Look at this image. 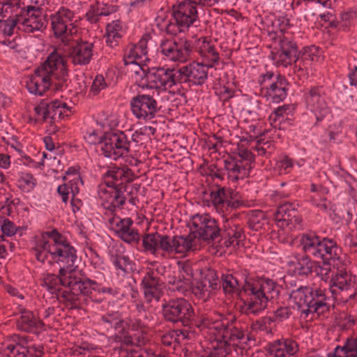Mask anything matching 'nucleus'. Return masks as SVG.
<instances>
[{"instance_id": "f257e3e1", "label": "nucleus", "mask_w": 357, "mask_h": 357, "mask_svg": "<svg viewBox=\"0 0 357 357\" xmlns=\"http://www.w3.org/2000/svg\"><path fill=\"white\" fill-rule=\"evenodd\" d=\"M31 252L36 260L44 265L52 266L58 264L59 274L64 275L78 266V256L76 248L57 229L44 231L35 239Z\"/></svg>"}, {"instance_id": "f03ea898", "label": "nucleus", "mask_w": 357, "mask_h": 357, "mask_svg": "<svg viewBox=\"0 0 357 357\" xmlns=\"http://www.w3.org/2000/svg\"><path fill=\"white\" fill-rule=\"evenodd\" d=\"M134 178L132 169L125 166L114 167L107 170L104 176L105 185L99 187L98 197L108 213L122 208L128 198L132 205H136L138 200L134 195L138 192L140 185L128 184Z\"/></svg>"}, {"instance_id": "7ed1b4c3", "label": "nucleus", "mask_w": 357, "mask_h": 357, "mask_svg": "<svg viewBox=\"0 0 357 357\" xmlns=\"http://www.w3.org/2000/svg\"><path fill=\"white\" fill-rule=\"evenodd\" d=\"M198 327L208 328L217 333V345L204 357H226L231 347L238 346L245 338L242 324L233 314H206L202 317Z\"/></svg>"}, {"instance_id": "20e7f679", "label": "nucleus", "mask_w": 357, "mask_h": 357, "mask_svg": "<svg viewBox=\"0 0 357 357\" xmlns=\"http://www.w3.org/2000/svg\"><path fill=\"white\" fill-rule=\"evenodd\" d=\"M289 298L298 305L304 318L309 314L325 315L330 310V298L326 295V290L319 287L301 286L292 290Z\"/></svg>"}, {"instance_id": "39448f33", "label": "nucleus", "mask_w": 357, "mask_h": 357, "mask_svg": "<svg viewBox=\"0 0 357 357\" xmlns=\"http://www.w3.org/2000/svg\"><path fill=\"white\" fill-rule=\"evenodd\" d=\"M299 241L302 250L307 257L321 259L325 262L342 260V249L333 239L321 238L314 233H305L301 235Z\"/></svg>"}, {"instance_id": "423d86ee", "label": "nucleus", "mask_w": 357, "mask_h": 357, "mask_svg": "<svg viewBox=\"0 0 357 357\" xmlns=\"http://www.w3.org/2000/svg\"><path fill=\"white\" fill-rule=\"evenodd\" d=\"M64 287L68 289L59 291L57 298L72 309L81 307V298L84 295L91 294V290H99L95 280L83 278L75 273L68 275V278L64 280Z\"/></svg>"}, {"instance_id": "0eeeda50", "label": "nucleus", "mask_w": 357, "mask_h": 357, "mask_svg": "<svg viewBox=\"0 0 357 357\" xmlns=\"http://www.w3.org/2000/svg\"><path fill=\"white\" fill-rule=\"evenodd\" d=\"M86 139L89 143L93 144L96 151L103 156H123L130 151V142L123 132H109L98 137L93 131L88 135Z\"/></svg>"}, {"instance_id": "6e6552de", "label": "nucleus", "mask_w": 357, "mask_h": 357, "mask_svg": "<svg viewBox=\"0 0 357 357\" xmlns=\"http://www.w3.org/2000/svg\"><path fill=\"white\" fill-rule=\"evenodd\" d=\"M162 316L168 323L189 326L192 324L195 311L190 303L185 298H170L162 305Z\"/></svg>"}, {"instance_id": "1a4fd4ad", "label": "nucleus", "mask_w": 357, "mask_h": 357, "mask_svg": "<svg viewBox=\"0 0 357 357\" xmlns=\"http://www.w3.org/2000/svg\"><path fill=\"white\" fill-rule=\"evenodd\" d=\"M160 52L166 59L181 63L190 59L193 52L192 41L186 37H174L161 40Z\"/></svg>"}, {"instance_id": "9d476101", "label": "nucleus", "mask_w": 357, "mask_h": 357, "mask_svg": "<svg viewBox=\"0 0 357 357\" xmlns=\"http://www.w3.org/2000/svg\"><path fill=\"white\" fill-rule=\"evenodd\" d=\"M178 68L165 67L147 68L144 73L146 85L142 88L155 89L165 91L179 84Z\"/></svg>"}, {"instance_id": "9b49d317", "label": "nucleus", "mask_w": 357, "mask_h": 357, "mask_svg": "<svg viewBox=\"0 0 357 357\" xmlns=\"http://www.w3.org/2000/svg\"><path fill=\"white\" fill-rule=\"evenodd\" d=\"M194 231L190 234L194 235L195 248L197 246L196 238L211 243L220 241L221 229L215 219L208 214L196 215L192 218Z\"/></svg>"}, {"instance_id": "f8f14e48", "label": "nucleus", "mask_w": 357, "mask_h": 357, "mask_svg": "<svg viewBox=\"0 0 357 357\" xmlns=\"http://www.w3.org/2000/svg\"><path fill=\"white\" fill-rule=\"evenodd\" d=\"M236 197L237 192L218 184L210 190L211 205L218 213L222 214V218L241 206L242 202Z\"/></svg>"}, {"instance_id": "ddd939ff", "label": "nucleus", "mask_w": 357, "mask_h": 357, "mask_svg": "<svg viewBox=\"0 0 357 357\" xmlns=\"http://www.w3.org/2000/svg\"><path fill=\"white\" fill-rule=\"evenodd\" d=\"M17 13L19 31L26 33L43 32L47 26V15L41 10L31 7H22Z\"/></svg>"}, {"instance_id": "4468645a", "label": "nucleus", "mask_w": 357, "mask_h": 357, "mask_svg": "<svg viewBox=\"0 0 357 357\" xmlns=\"http://www.w3.org/2000/svg\"><path fill=\"white\" fill-rule=\"evenodd\" d=\"M331 291L334 295L344 294V301L354 299L357 295V278L345 269H337L330 280Z\"/></svg>"}, {"instance_id": "2eb2a0df", "label": "nucleus", "mask_w": 357, "mask_h": 357, "mask_svg": "<svg viewBox=\"0 0 357 357\" xmlns=\"http://www.w3.org/2000/svg\"><path fill=\"white\" fill-rule=\"evenodd\" d=\"M195 249L194 235L168 236L160 235L158 250L163 252V256L174 257L176 254L185 255Z\"/></svg>"}, {"instance_id": "dca6fc26", "label": "nucleus", "mask_w": 357, "mask_h": 357, "mask_svg": "<svg viewBox=\"0 0 357 357\" xmlns=\"http://www.w3.org/2000/svg\"><path fill=\"white\" fill-rule=\"evenodd\" d=\"M60 70V75L56 77L59 82L56 85V90H62L63 86L67 87L66 82L68 77V70L66 59L56 51H53L47 56L39 67L36 68V73H43L50 77L54 73L55 70Z\"/></svg>"}, {"instance_id": "f3484780", "label": "nucleus", "mask_w": 357, "mask_h": 357, "mask_svg": "<svg viewBox=\"0 0 357 357\" xmlns=\"http://www.w3.org/2000/svg\"><path fill=\"white\" fill-rule=\"evenodd\" d=\"M75 14L70 9L61 7L55 13L50 15L51 29L54 36L67 43L72 35L73 20Z\"/></svg>"}, {"instance_id": "a211bd4d", "label": "nucleus", "mask_w": 357, "mask_h": 357, "mask_svg": "<svg viewBox=\"0 0 357 357\" xmlns=\"http://www.w3.org/2000/svg\"><path fill=\"white\" fill-rule=\"evenodd\" d=\"M297 43L291 38L282 36L271 52L270 58L280 66L287 67L293 64V61L298 54Z\"/></svg>"}, {"instance_id": "6ab92c4d", "label": "nucleus", "mask_w": 357, "mask_h": 357, "mask_svg": "<svg viewBox=\"0 0 357 357\" xmlns=\"http://www.w3.org/2000/svg\"><path fill=\"white\" fill-rule=\"evenodd\" d=\"M13 314L16 317L15 325L18 331L38 334L45 330L44 322L22 305H18Z\"/></svg>"}, {"instance_id": "aec40b11", "label": "nucleus", "mask_w": 357, "mask_h": 357, "mask_svg": "<svg viewBox=\"0 0 357 357\" xmlns=\"http://www.w3.org/2000/svg\"><path fill=\"white\" fill-rule=\"evenodd\" d=\"M220 238L224 239L226 247L238 245L244 238V231L238 214H231L222 218Z\"/></svg>"}, {"instance_id": "412c9836", "label": "nucleus", "mask_w": 357, "mask_h": 357, "mask_svg": "<svg viewBox=\"0 0 357 357\" xmlns=\"http://www.w3.org/2000/svg\"><path fill=\"white\" fill-rule=\"evenodd\" d=\"M305 99L307 108L314 113L317 122L321 121L330 114L323 86H312L305 93Z\"/></svg>"}, {"instance_id": "4be33fe9", "label": "nucleus", "mask_w": 357, "mask_h": 357, "mask_svg": "<svg viewBox=\"0 0 357 357\" xmlns=\"http://www.w3.org/2000/svg\"><path fill=\"white\" fill-rule=\"evenodd\" d=\"M242 292L245 296L243 309L246 314H256L263 310L259 279L245 278L242 285Z\"/></svg>"}, {"instance_id": "5701e85b", "label": "nucleus", "mask_w": 357, "mask_h": 357, "mask_svg": "<svg viewBox=\"0 0 357 357\" xmlns=\"http://www.w3.org/2000/svg\"><path fill=\"white\" fill-rule=\"evenodd\" d=\"M132 114L139 119L151 120L159 110L158 102L153 96L138 94L130 101Z\"/></svg>"}, {"instance_id": "b1692460", "label": "nucleus", "mask_w": 357, "mask_h": 357, "mask_svg": "<svg viewBox=\"0 0 357 357\" xmlns=\"http://www.w3.org/2000/svg\"><path fill=\"white\" fill-rule=\"evenodd\" d=\"M211 68L202 62H191L178 68L179 84L192 82L201 86L208 79V70Z\"/></svg>"}, {"instance_id": "393cba45", "label": "nucleus", "mask_w": 357, "mask_h": 357, "mask_svg": "<svg viewBox=\"0 0 357 357\" xmlns=\"http://www.w3.org/2000/svg\"><path fill=\"white\" fill-rule=\"evenodd\" d=\"M93 43L86 40H77L76 43L68 47L67 56L74 66H86L93 56Z\"/></svg>"}, {"instance_id": "a878e982", "label": "nucleus", "mask_w": 357, "mask_h": 357, "mask_svg": "<svg viewBox=\"0 0 357 357\" xmlns=\"http://www.w3.org/2000/svg\"><path fill=\"white\" fill-rule=\"evenodd\" d=\"M197 5L191 0H185L181 2L176 8L174 6L172 15L174 21L180 26L188 29L199 20Z\"/></svg>"}, {"instance_id": "bb28decb", "label": "nucleus", "mask_w": 357, "mask_h": 357, "mask_svg": "<svg viewBox=\"0 0 357 357\" xmlns=\"http://www.w3.org/2000/svg\"><path fill=\"white\" fill-rule=\"evenodd\" d=\"M289 83L284 76L278 74L275 79L267 86H263V96L272 102L278 103L283 101L287 96Z\"/></svg>"}, {"instance_id": "cd10ccee", "label": "nucleus", "mask_w": 357, "mask_h": 357, "mask_svg": "<svg viewBox=\"0 0 357 357\" xmlns=\"http://www.w3.org/2000/svg\"><path fill=\"white\" fill-rule=\"evenodd\" d=\"M119 8V6L112 3L96 1L90 4L84 18L91 24H98L102 17L116 14Z\"/></svg>"}, {"instance_id": "c85d7f7f", "label": "nucleus", "mask_w": 357, "mask_h": 357, "mask_svg": "<svg viewBox=\"0 0 357 357\" xmlns=\"http://www.w3.org/2000/svg\"><path fill=\"white\" fill-rule=\"evenodd\" d=\"M219 289L220 284L217 273L215 271L210 270L203 279L196 282L195 286L191 285L190 290L198 299L205 301L210 296L212 290Z\"/></svg>"}, {"instance_id": "c756f323", "label": "nucleus", "mask_w": 357, "mask_h": 357, "mask_svg": "<svg viewBox=\"0 0 357 357\" xmlns=\"http://www.w3.org/2000/svg\"><path fill=\"white\" fill-rule=\"evenodd\" d=\"M277 225L284 229L291 225L294 227L301 222L294 204L285 202L280 204L273 213Z\"/></svg>"}, {"instance_id": "7c9ffc66", "label": "nucleus", "mask_w": 357, "mask_h": 357, "mask_svg": "<svg viewBox=\"0 0 357 357\" xmlns=\"http://www.w3.org/2000/svg\"><path fill=\"white\" fill-rule=\"evenodd\" d=\"M267 351L271 357H296L299 346L292 339H281L269 344Z\"/></svg>"}, {"instance_id": "2f4dec72", "label": "nucleus", "mask_w": 357, "mask_h": 357, "mask_svg": "<svg viewBox=\"0 0 357 357\" xmlns=\"http://www.w3.org/2000/svg\"><path fill=\"white\" fill-rule=\"evenodd\" d=\"M254 158H228L225 166L229 174H234L236 180L248 176L252 168Z\"/></svg>"}, {"instance_id": "473e14b6", "label": "nucleus", "mask_w": 357, "mask_h": 357, "mask_svg": "<svg viewBox=\"0 0 357 357\" xmlns=\"http://www.w3.org/2000/svg\"><path fill=\"white\" fill-rule=\"evenodd\" d=\"M198 52L202 58V63L210 68H215L219 64L220 56L214 44L206 38H204Z\"/></svg>"}, {"instance_id": "72a5a7b5", "label": "nucleus", "mask_w": 357, "mask_h": 357, "mask_svg": "<svg viewBox=\"0 0 357 357\" xmlns=\"http://www.w3.org/2000/svg\"><path fill=\"white\" fill-rule=\"evenodd\" d=\"M50 86V77L43 73H36L26 82V88L31 93L43 96Z\"/></svg>"}, {"instance_id": "f704fd0d", "label": "nucleus", "mask_w": 357, "mask_h": 357, "mask_svg": "<svg viewBox=\"0 0 357 357\" xmlns=\"http://www.w3.org/2000/svg\"><path fill=\"white\" fill-rule=\"evenodd\" d=\"M259 282L261 291V305H262V309L264 310L268 301L278 298L280 287L272 280L267 278H259Z\"/></svg>"}, {"instance_id": "c9c22d12", "label": "nucleus", "mask_w": 357, "mask_h": 357, "mask_svg": "<svg viewBox=\"0 0 357 357\" xmlns=\"http://www.w3.org/2000/svg\"><path fill=\"white\" fill-rule=\"evenodd\" d=\"M194 332L188 329L171 330L163 334L161 337V342L165 347H175L185 340L192 339Z\"/></svg>"}, {"instance_id": "e433bc0d", "label": "nucleus", "mask_w": 357, "mask_h": 357, "mask_svg": "<svg viewBox=\"0 0 357 357\" xmlns=\"http://www.w3.org/2000/svg\"><path fill=\"white\" fill-rule=\"evenodd\" d=\"M105 215H107V224L109 229L114 231L121 239L123 236H127L126 232L133 225L132 220L130 218L122 219L114 213Z\"/></svg>"}, {"instance_id": "4c0bfd02", "label": "nucleus", "mask_w": 357, "mask_h": 357, "mask_svg": "<svg viewBox=\"0 0 357 357\" xmlns=\"http://www.w3.org/2000/svg\"><path fill=\"white\" fill-rule=\"evenodd\" d=\"M147 41L144 39L140 40L137 44H129L125 50L123 56V63L125 66L129 63H135V61H137L147 54Z\"/></svg>"}, {"instance_id": "58836bf2", "label": "nucleus", "mask_w": 357, "mask_h": 357, "mask_svg": "<svg viewBox=\"0 0 357 357\" xmlns=\"http://www.w3.org/2000/svg\"><path fill=\"white\" fill-rule=\"evenodd\" d=\"M328 357H357V337H347L343 345L337 346Z\"/></svg>"}, {"instance_id": "ea45409f", "label": "nucleus", "mask_w": 357, "mask_h": 357, "mask_svg": "<svg viewBox=\"0 0 357 357\" xmlns=\"http://www.w3.org/2000/svg\"><path fill=\"white\" fill-rule=\"evenodd\" d=\"M100 324L107 331L114 329L115 331H122L124 321L118 311H111L101 316Z\"/></svg>"}, {"instance_id": "a19ab883", "label": "nucleus", "mask_w": 357, "mask_h": 357, "mask_svg": "<svg viewBox=\"0 0 357 357\" xmlns=\"http://www.w3.org/2000/svg\"><path fill=\"white\" fill-rule=\"evenodd\" d=\"M218 282L226 294H241L243 282L238 279L236 275L222 274Z\"/></svg>"}, {"instance_id": "79ce46f5", "label": "nucleus", "mask_w": 357, "mask_h": 357, "mask_svg": "<svg viewBox=\"0 0 357 357\" xmlns=\"http://www.w3.org/2000/svg\"><path fill=\"white\" fill-rule=\"evenodd\" d=\"M56 275L55 274H47L43 280V286L52 294L58 296L59 291H62L61 286L64 287V280L68 278V274L64 275Z\"/></svg>"}, {"instance_id": "37998d69", "label": "nucleus", "mask_w": 357, "mask_h": 357, "mask_svg": "<svg viewBox=\"0 0 357 357\" xmlns=\"http://www.w3.org/2000/svg\"><path fill=\"white\" fill-rule=\"evenodd\" d=\"M80 180L79 176H77L73 180L69 181L67 183L60 185L57 188V192L61 197L62 202L66 204L68 200V195L72 194L73 197L79 193L78 181Z\"/></svg>"}, {"instance_id": "c03bdc74", "label": "nucleus", "mask_w": 357, "mask_h": 357, "mask_svg": "<svg viewBox=\"0 0 357 357\" xmlns=\"http://www.w3.org/2000/svg\"><path fill=\"white\" fill-rule=\"evenodd\" d=\"M163 269H165V267L162 266H158L155 270L148 268L142 282L143 289L160 287V278L157 276L155 271L160 273V271Z\"/></svg>"}, {"instance_id": "a18cd8bd", "label": "nucleus", "mask_w": 357, "mask_h": 357, "mask_svg": "<svg viewBox=\"0 0 357 357\" xmlns=\"http://www.w3.org/2000/svg\"><path fill=\"white\" fill-rule=\"evenodd\" d=\"M17 13L6 20H0V33L4 36H13L18 30Z\"/></svg>"}, {"instance_id": "49530a36", "label": "nucleus", "mask_w": 357, "mask_h": 357, "mask_svg": "<svg viewBox=\"0 0 357 357\" xmlns=\"http://www.w3.org/2000/svg\"><path fill=\"white\" fill-rule=\"evenodd\" d=\"M111 261L116 270L121 271L123 274H126L132 270V261L128 256L123 255H112Z\"/></svg>"}, {"instance_id": "de8ad7c7", "label": "nucleus", "mask_w": 357, "mask_h": 357, "mask_svg": "<svg viewBox=\"0 0 357 357\" xmlns=\"http://www.w3.org/2000/svg\"><path fill=\"white\" fill-rule=\"evenodd\" d=\"M68 109L66 107V103H62L59 100H54L47 104V112L48 119L50 118L52 120L56 119H62L65 117V109Z\"/></svg>"}, {"instance_id": "09e8293b", "label": "nucleus", "mask_w": 357, "mask_h": 357, "mask_svg": "<svg viewBox=\"0 0 357 357\" xmlns=\"http://www.w3.org/2000/svg\"><path fill=\"white\" fill-rule=\"evenodd\" d=\"M160 234L158 232L145 234L142 238L144 250L151 254H155L158 250Z\"/></svg>"}, {"instance_id": "8fccbe9b", "label": "nucleus", "mask_w": 357, "mask_h": 357, "mask_svg": "<svg viewBox=\"0 0 357 357\" xmlns=\"http://www.w3.org/2000/svg\"><path fill=\"white\" fill-rule=\"evenodd\" d=\"M0 231V234L2 235V241H4L3 236H13L16 234L22 236L24 228L16 227L13 222L5 218L4 220H3Z\"/></svg>"}, {"instance_id": "3c124183", "label": "nucleus", "mask_w": 357, "mask_h": 357, "mask_svg": "<svg viewBox=\"0 0 357 357\" xmlns=\"http://www.w3.org/2000/svg\"><path fill=\"white\" fill-rule=\"evenodd\" d=\"M168 282L172 285L171 288L173 291H178L184 296H186L191 289L192 282L188 279H183L181 276H178V278H174V281L169 280Z\"/></svg>"}, {"instance_id": "603ef678", "label": "nucleus", "mask_w": 357, "mask_h": 357, "mask_svg": "<svg viewBox=\"0 0 357 357\" xmlns=\"http://www.w3.org/2000/svg\"><path fill=\"white\" fill-rule=\"evenodd\" d=\"M317 52L318 49L315 45L306 46L302 50L298 51L296 58L311 65L314 58H317Z\"/></svg>"}, {"instance_id": "864d4df0", "label": "nucleus", "mask_w": 357, "mask_h": 357, "mask_svg": "<svg viewBox=\"0 0 357 357\" xmlns=\"http://www.w3.org/2000/svg\"><path fill=\"white\" fill-rule=\"evenodd\" d=\"M17 183L19 187L24 191L29 192L36 186V179L31 174L21 172L19 174Z\"/></svg>"}, {"instance_id": "5fc2aeb1", "label": "nucleus", "mask_w": 357, "mask_h": 357, "mask_svg": "<svg viewBox=\"0 0 357 357\" xmlns=\"http://www.w3.org/2000/svg\"><path fill=\"white\" fill-rule=\"evenodd\" d=\"M316 263L310 259V257H302L298 262L297 270L299 275H308L314 271Z\"/></svg>"}, {"instance_id": "6e6d98bb", "label": "nucleus", "mask_w": 357, "mask_h": 357, "mask_svg": "<svg viewBox=\"0 0 357 357\" xmlns=\"http://www.w3.org/2000/svg\"><path fill=\"white\" fill-rule=\"evenodd\" d=\"M26 357H43L44 355V347L42 344L29 342L24 345Z\"/></svg>"}, {"instance_id": "4d7b16f0", "label": "nucleus", "mask_w": 357, "mask_h": 357, "mask_svg": "<svg viewBox=\"0 0 357 357\" xmlns=\"http://www.w3.org/2000/svg\"><path fill=\"white\" fill-rule=\"evenodd\" d=\"M3 357H26L24 345L9 344L3 350Z\"/></svg>"}, {"instance_id": "13d9d810", "label": "nucleus", "mask_w": 357, "mask_h": 357, "mask_svg": "<svg viewBox=\"0 0 357 357\" xmlns=\"http://www.w3.org/2000/svg\"><path fill=\"white\" fill-rule=\"evenodd\" d=\"M178 267V276H181L183 279H188L192 282V279L194 276V272L192 266V263L185 261H178L177 263Z\"/></svg>"}, {"instance_id": "bf43d9fd", "label": "nucleus", "mask_w": 357, "mask_h": 357, "mask_svg": "<svg viewBox=\"0 0 357 357\" xmlns=\"http://www.w3.org/2000/svg\"><path fill=\"white\" fill-rule=\"evenodd\" d=\"M294 71L300 79L306 78L308 75V68L311 66L306 62L301 61L299 59L295 57L294 61Z\"/></svg>"}, {"instance_id": "052dcab7", "label": "nucleus", "mask_w": 357, "mask_h": 357, "mask_svg": "<svg viewBox=\"0 0 357 357\" xmlns=\"http://www.w3.org/2000/svg\"><path fill=\"white\" fill-rule=\"evenodd\" d=\"M114 340L116 342H121L126 346H132L135 344L134 338L125 330L124 325L122 331H116Z\"/></svg>"}, {"instance_id": "680f3d73", "label": "nucleus", "mask_w": 357, "mask_h": 357, "mask_svg": "<svg viewBox=\"0 0 357 357\" xmlns=\"http://www.w3.org/2000/svg\"><path fill=\"white\" fill-rule=\"evenodd\" d=\"M332 261H324V264L322 266L315 264L314 271L316 272L317 275L321 278V279L324 281H327L328 279L331 280L332 276H331V267L330 264Z\"/></svg>"}, {"instance_id": "e2e57ef3", "label": "nucleus", "mask_w": 357, "mask_h": 357, "mask_svg": "<svg viewBox=\"0 0 357 357\" xmlns=\"http://www.w3.org/2000/svg\"><path fill=\"white\" fill-rule=\"evenodd\" d=\"M107 87V83L105 80L104 77L102 75H98L96 76L93 81V84L91 87V91L94 95L98 94L101 90Z\"/></svg>"}, {"instance_id": "0e129e2a", "label": "nucleus", "mask_w": 357, "mask_h": 357, "mask_svg": "<svg viewBox=\"0 0 357 357\" xmlns=\"http://www.w3.org/2000/svg\"><path fill=\"white\" fill-rule=\"evenodd\" d=\"M126 236H122V240L128 243H138L139 241V234L137 229H135L132 226L130 227L126 232Z\"/></svg>"}, {"instance_id": "69168bd1", "label": "nucleus", "mask_w": 357, "mask_h": 357, "mask_svg": "<svg viewBox=\"0 0 357 357\" xmlns=\"http://www.w3.org/2000/svg\"><path fill=\"white\" fill-rule=\"evenodd\" d=\"M144 294L148 303H151L153 300L158 301L160 297V288L144 289Z\"/></svg>"}, {"instance_id": "338daca9", "label": "nucleus", "mask_w": 357, "mask_h": 357, "mask_svg": "<svg viewBox=\"0 0 357 357\" xmlns=\"http://www.w3.org/2000/svg\"><path fill=\"white\" fill-rule=\"evenodd\" d=\"M292 165V161L289 158H281L280 160H276L275 164L276 168L280 172L284 171V173H289Z\"/></svg>"}, {"instance_id": "774afa93", "label": "nucleus", "mask_w": 357, "mask_h": 357, "mask_svg": "<svg viewBox=\"0 0 357 357\" xmlns=\"http://www.w3.org/2000/svg\"><path fill=\"white\" fill-rule=\"evenodd\" d=\"M183 26H180L176 22H169L166 26V32L167 34L172 35L174 37H178L177 35L183 31Z\"/></svg>"}]
</instances>
